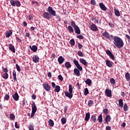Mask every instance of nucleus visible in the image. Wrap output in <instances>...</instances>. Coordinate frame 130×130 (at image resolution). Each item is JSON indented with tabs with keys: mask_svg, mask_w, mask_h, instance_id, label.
I'll return each instance as SVG.
<instances>
[{
	"mask_svg": "<svg viewBox=\"0 0 130 130\" xmlns=\"http://www.w3.org/2000/svg\"><path fill=\"white\" fill-rule=\"evenodd\" d=\"M114 44L118 48H121L124 45L123 41L118 36L113 37Z\"/></svg>",
	"mask_w": 130,
	"mask_h": 130,
	"instance_id": "obj_1",
	"label": "nucleus"
},
{
	"mask_svg": "<svg viewBox=\"0 0 130 130\" xmlns=\"http://www.w3.org/2000/svg\"><path fill=\"white\" fill-rule=\"evenodd\" d=\"M10 2L12 7H21V3L18 0H10Z\"/></svg>",
	"mask_w": 130,
	"mask_h": 130,
	"instance_id": "obj_2",
	"label": "nucleus"
},
{
	"mask_svg": "<svg viewBox=\"0 0 130 130\" xmlns=\"http://www.w3.org/2000/svg\"><path fill=\"white\" fill-rule=\"evenodd\" d=\"M32 107V112L30 115V117H33L35 113H36V111H37V107H36V105H35V103H32L31 104Z\"/></svg>",
	"mask_w": 130,
	"mask_h": 130,
	"instance_id": "obj_3",
	"label": "nucleus"
},
{
	"mask_svg": "<svg viewBox=\"0 0 130 130\" xmlns=\"http://www.w3.org/2000/svg\"><path fill=\"white\" fill-rule=\"evenodd\" d=\"M47 11L48 12V13L53 16H56V13L55 12V11H54L53 10V9H52V7H49L48 8V10Z\"/></svg>",
	"mask_w": 130,
	"mask_h": 130,
	"instance_id": "obj_4",
	"label": "nucleus"
},
{
	"mask_svg": "<svg viewBox=\"0 0 130 130\" xmlns=\"http://www.w3.org/2000/svg\"><path fill=\"white\" fill-rule=\"evenodd\" d=\"M106 52L107 54L108 55H109V56L110 57V58H111L113 60H114L115 58L114 57V55H113V54H112V53L111 52V51H110V50H107L106 51Z\"/></svg>",
	"mask_w": 130,
	"mask_h": 130,
	"instance_id": "obj_5",
	"label": "nucleus"
},
{
	"mask_svg": "<svg viewBox=\"0 0 130 130\" xmlns=\"http://www.w3.org/2000/svg\"><path fill=\"white\" fill-rule=\"evenodd\" d=\"M43 16L44 18H45V19H48V20L49 19H51V17H52L50 13L47 12H45L43 13Z\"/></svg>",
	"mask_w": 130,
	"mask_h": 130,
	"instance_id": "obj_6",
	"label": "nucleus"
},
{
	"mask_svg": "<svg viewBox=\"0 0 130 130\" xmlns=\"http://www.w3.org/2000/svg\"><path fill=\"white\" fill-rule=\"evenodd\" d=\"M90 29L92 30V31H98V28L96 25L94 24V23H92V24L90 26Z\"/></svg>",
	"mask_w": 130,
	"mask_h": 130,
	"instance_id": "obj_7",
	"label": "nucleus"
},
{
	"mask_svg": "<svg viewBox=\"0 0 130 130\" xmlns=\"http://www.w3.org/2000/svg\"><path fill=\"white\" fill-rule=\"evenodd\" d=\"M43 88L45 89V91H47V92H49V91H50V86L48 85V84H44Z\"/></svg>",
	"mask_w": 130,
	"mask_h": 130,
	"instance_id": "obj_8",
	"label": "nucleus"
},
{
	"mask_svg": "<svg viewBox=\"0 0 130 130\" xmlns=\"http://www.w3.org/2000/svg\"><path fill=\"white\" fill-rule=\"evenodd\" d=\"M105 93L108 97H111V96H112L111 93V90H110L109 89H106Z\"/></svg>",
	"mask_w": 130,
	"mask_h": 130,
	"instance_id": "obj_9",
	"label": "nucleus"
},
{
	"mask_svg": "<svg viewBox=\"0 0 130 130\" xmlns=\"http://www.w3.org/2000/svg\"><path fill=\"white\" fill-rule=\"evenodd\" d=\"M99 6L102 11H106V10H107V8H106L105 5L103 3H100L99 4Z\"/></svg>",
	"mask_w": 130,
	"mask_h": 130,
	"instance_id": "obj_10",
	"label": "nucleus"
},
{
	"mask_svg": "<svg viewBox=\"0 0 130 130\" xmlns=\"http://www.w3.org/2000/svg\"><path fill=\"white\" fill-rule=\"evenodd\" d=\"M58 61L59 64H61V63H62L64 61V58H63V57H62V56H60L58 58Z\"/></svg>",
	"mask_w": 130,
	"mask_h": 130,
	"instance_id": "obj_11",
	"label": "nucleus"
},
{
	"mask_svg": "<svg viewBox=\"0 0 130 130\" xmlns=\"http://www.w3.org/2000/svg\"><path fill=\"white\" fill-rule=\"evenodd\" d=\"M65 95L66 97H68L69 99H72L73 98V93L71 92H69L68 91L67 92H64Z\"/></svg>",
	"mask_w": 130,
	"mask_h": 130,
	"instance_id": "obj_12",
	"label": "nucleus"
},
{
	"mask_svg": "<svg viewBox=\"0 0 130 130\" xmlns=\"http://www.w3.org/2000/svg\"><path fill=\"white\" fill-rule=\"evenodd\" d=\"M13 98L15 101H19V94H18V92L15 93V94L13 95Z\"/></svg>",
	"mask_w": 130,
	"mask_h": 130,
	"instance_id": "obj_13",
	"label": "nucleus"
},
{
	"mask_svg": "<svg viewBox=\"0 0 130 130\" xmlns=\"http://www.w3.org/2000/svg\"><path fill=\"white\" fill-rule=\"evenodd\" d=\"M32 60L34 62H38L39 61V57L38 55H34Z\"/></svg>",
	"mask_w": 130,
	"mask_h": 130,
	"instance_id": "obj_14",
	"label": "nucleus"
},
{
	"mask_svg": "<svg viewBox=\"0 0 130 130\" xmlns=\"http://www.w3.org/2000/svg\"><path fill=\"white\" fill-rule=\"evenodd\" d=\"M102 35L104 36V37L107 38V39H110V36L109 35V34L107 32V31H105V32L103 33Z\"/></svg>",
	"mask_w": 130,
	"mask_h": 130,
	"instance_id": "obj_15",
	"label": "nucleus"
},
{
	"mask_svg": "<svg viewBox=\"0 0 130 130\" xmlns=\"http://www.w3.org/2000/svg\"><path fill=\"white\" fill-rule=\"evenodd\" d=\"M74 72L75 76H77V77H80V76H81V74H80V71L78 70V69L75 68Z\"/></svg>",
	"mask_w": 130,
	"mask_h": 130,
	"instance_id": "obj_16",
	"label": "nucleus"
},
{
	"mask_svg": "<svg viewBox=\"0 0 130 130\" xmlns=\"http://www.w3.org/2000/svg\"><path fill=\"white\" fill-rule=\"evenodd\" d=\"M74 29L75 30V33H76V34H81V30H80L79 26H77L74 27Z\"/></svg>",
	"mask_w": 130,
	"mask_h": 130,
	"instance_id": "obj_17",
	"label": "nucleus"
},
{
	"mask_svg": "<svg viewBox=\"0 0 130 130\" xmlns=\"http://www.w3.org/2000/svg\"><path fill=\"white\" fill-rule=\"evenodd\" d=\"M89 119H90V113L88 112L85 114L84 120H85V121H89Z\"/></svg>",
	"mask_w": 130,
	"mask_h": 130,
	"instance_id": "obj_18",
	"label": "nucleus"
},
{
	"mask_svg": "<svg viewBox=\"0 0 130 130\" xmlns=\"http://www.w3.org/2000/svg\"><path fill=\"white\" fill-rule=\"evenodd\" d=\"M106 64L108 67H109V68H111V67H112V62H111L109 60H106Z\"/></svg>",
	"mask_w": 130,
	"mask_h": 130,
	"instance_id": "obj_19",
	"label": "nucleus"
},
{
	"mask_svg": "<svg viewBox=\"0 0 130 130\" xmlns=\"http://www.w3.org/2000/svg\"><path fill=\"white\" fill-rule=\"evenodd\" d=\"M30 49H31L34 52H36L37 51V46L34 45L32 47L29 46Z\"/></svg>",
	"mask_w": 130,
	"mask_h": 130,
	"instance_id": "obj_20",
	"label": "nucleus"
},
{
	"mask_svg": "<svg viewBox=\"0 0 130 130\" xmlns=\"http://www.w3.org/2000/svg\"><path fill=\"white\" fill-rule=\"evenodd\" d=\"M9 48L10 50L12 51V52H13L14 53L16 52V51H15V48L14 47V46H13V45L12 44L9 45Z\"/></svg>",
	"mask_w": 130,
	"mask_h": 130,
	"instance_id": "obj_21",
	"label": "nucleus"
},
{
	"mask_svg": "<svg viewBox=\"0 0 130 130\" xmlns=\"http://www.w3.org/2000/svg\"><path fill=\"white\" fill-rule=\"evenodd\" d=\"M114 13L117 17H119L120 16V12H119V11H118V10L115 8L114 9Z\"/></svg>",
	"mask_w": 130,
	"mask_h": 130,
	"instance_id": "obj_22",
	"label": "nucleus"
},
{
	"mask_svg": "<svg viewBox=\"0 0 130 130\" xmlns=\"http://www.w3.org/2000/svg\"><path fill=\"white\" fill-rule=\"evenodd\" d=\"M80 62L81 63H82V64H84V66H87V61L83 58H80Z\"/></svg>",
	"mask_w": 130,
	"mask_h": 130,
	"instance_id": "obj_23",
	"label": "nucleus"
},
{
	"mask_svg": "<svg viewBox=\"0 0 130 130\" xmlns=\"http://www.w3.org/2000/svg\"><path fill=\"white\" fill-rule=\"evenodd\" d=\"M119 106L121 108H122V107H123V101L122 100V99L119 100Z\"/></svg>",
	"mask_w": 130,
	"mask_h": 130,
	"instance_id": "obj_24",
	"label": "nucleus"
},
{
	"mask_svg": "<svg viewBox=\"0 0 130 130\" xmlns=\"http://www.w3.org/2000/svg\"><path fill=\"white\" fill-rule=\"evenodd\" d=\"M110 120H111V117H110V115H107V116L106 117V123H108L109 121H110Z\"/></svg>",
	"mask_w": 130,
	"mask_h": 130,
	"instance_id": "obj_25",
	"label": "nucleus"
},
{
	"mask_svg": "<svg viewBox=\"0 0 130 130\" xmlns=\"http://www.w3.org/2000/svg\"><path fill=\"white\" fill-rule=\"evenodd\" d=\"M65 67L66 69H70V68L72 67V64L70 62H66L65 63Z\"/></svg>",
	"mask_w": 130,
	"mask_h": 130,
	"instance_id": "obj_26",
	"label": "nucleus"
},
{
	"mask_svg": "<svg viewBox=\"0 0 130 130\" xmlns=\"http://www.w3.org/2000/svg\"><path fill=\"white\" fill-rule=\"evenodd\" d=\"M13 80L15 81H17V73H16V71L14 70L13 71Z\"/></svg>",
	"mask_w": 130,
	"mask_h": 130,
	"instance_id": "obj_27",
	"label": "nucleus"
},
{
	"mask_svg": "<svg viewBox=\"0 0 130 130\" xmlns=\"http://www.w3.org/2000/svg\"><path fill=\"white\" fill-rule=\"evenodd\" d=\"M12 34H13V32H12L11 30H9L8 32L6 33V36L7 38H9V37H10Z\"/></svg>",
	"mask_w": 130,
	"mask_h": 130,
	"instance_id": "obj_28",
	"label": "nucleus"
},
{
	"mask_svg": "<svg viewBox=\"0 0 130 130\" xmlns=\"http://www.w3.org/2000/svg\"><path fill=\"white\" fill-rule=\"evenodd\" d=\"M90 120L93 122H96V116L95 115H92L90 117Z\"/></svg>",
	"mask_w": 130,
	"mask_h": 130,
	"instance_id": "obj_29",
	"label": "nucleus"
},
{
	"mask_svg": "<svg viewBox=\"0 0 130 130\" xmlns=\"http://www.w3.org/2000/svg\"><path fill=\"white\" fill-rule=\"evenodd\" d=\"M2 77H3V79H8V78H9V74H8V73H3Z\"/></svg>",
	"mask_w": 130,
	"mask_h": 130,
	"instance_id": "obj_30",
	"label": "nucleus"
},
{
	"mask_svg": "<svg viewBox=\"0 0 130 130\" xmlns=\"http://www.w3.org/2000/svg\"><path fill=\"white\" fill-rule=\"evenodd\" d=\"M48 123L50 126H53V125H54V122H53V120L51 119L49 120Z\"/></svg>",
	"mask_w": 130,
	"mask_h": 130,
	"instance_id": "obj_31",
	"label": "nucleus"
},
{
	"mask_svg": "<svg viewBox=\"0 0 130 130\" xmlns=\"http://www.w3.org/2000/svg\"><path fill=\"white\" fill-rule=\"evenodd\" d=\"M69 92L73 93V85L72 84H70L69 86Z\"/></svg>",
	"mask_w": 130,
	"mask_h": 130,
	"instance_id": "obj_32",
	"label": "nucleus"
},
{
	"mask_svg": "<svg viewBox=\"0 0 130 130\" xmlns=\"http://www.w3.org/2000/svg\"><path fill=\"white\" fill-rule=\"evenodd\" d=\"M60 91V87L58 85L55 86V89L54 90L55 92H59Z\"/></svg>",
	"mask_w": 130,
	"mask_h": 130,
	"instance_id": "obj_33",
	"label": "nucleus"
},
{
	"mask_svg": "<svg viewBox=\"0 0 130 130\" xmlns=\"http://www.w3.org/2000/svg\"><path fill=\"white\" fill-rule=\"evenodd\" d=\"M125 76L126 79L127 80V81H129V79H130L129 73H126Z\"/></svg>",
	"mask_w": 130,
	"mask_h": 130,
	"instance_id": "obj_34",
	"label": "nucleus"
},
{
	"mask_svg": "<svg viewBox=\"0 0 130 130\" xmlns=\"http://www.w3.org/2000/svg\"><path fill=\"white\" fill-rule=\"evenodd\" d=\"M68 29L70 33H72V32H74V28H73V27L71 26H69Z\"/></svg>",
	"mask_w": 130,
	"mask_h": 130,
	"instance_id": "obj_35",
	"label": "nucleus"
},
{
	"mask_svg": "<svg viewBox=\"0 0 130 130\" xmlns=\"http://www.w3.org/2000/svg\"><path fill=\"white\" fill-rule=\"evenodd\" d=\"M61 123L62 124H65V123H66L67 122V119H66V118L64 117H63L61 118Z\"/></svg>",
	"mask_w": 130,
	"mask_h": 130,
	"instance_id": "obj_36",
	"label": "nucleus"
},
{
	"mask_svg": "<svg viewBox=\"0 0 130 130\" xmlns=\"http://www.w3.org/2000/svg\"><path fill=\"white\" fill-rule=\"evenodd\" d=\"M85 83L86 84H87V85H91V84L92 83V81H91L90 79H87L85 81Z\"/></svg>",
	"mask_w": 130,
	"mask_h": 130,
	"instance_id": "obj_37",
	"label": "nucleus"
},
{
	"mask_svg": "<svg viewBox=\"0 0 130 130\" xmlns=\"http://www.w3.org/2000/svg\"><path fill=\"white\" fill-rule=\"evenodd\" d=\"M94 104V103L92 101V100H89L88 102V105L89 107H91L92 105Z\"/></svg>",
	"mask_w": 130,
	"mask_h": 130,
	"instance_id": "obj_38",
	"label": "nucleus"
},
{
	"mask_svg": "<svg viewBox=\"0 0 130 130\" xmlns=\"http://www.w3.org/2000/svg\"><path fill=\"white\" fill-rule=\"evenodd\" d=\"M11 120H15V115L14 114H11L10 115Z\"/></svg>",
	"mask_w": 130,
	"mask_h": 130,
	"instance_id": "obj_39",
	"label": "nucleus"
},
{
	"mask_svg": "<svg viewBox=\"0 0 130 130\" xmlns=\"http://www.w3.org/2000/svg\"><path fill=\"white\" fill-rule=\"evenodd\" d=\"M98 120H99V122H102V115H100L98 118Z\"/></svg>",
	"mask_w": 130,
	"mask_h": 130,
	"instance_id": "obj_40",
	"label": "nucleus"
},
{
	"mask_svg": "<svg viewBox=\"0 0 130 130\" xmlns=\"http://www.w3.org/2000/svg\"><path fill=\"white\" fill-rule=\"evenodd\" d=\"M88 94H89V90L87 88H86L84 89V95L86 96V95H88Z\"/></svg>",
	"mask_w": 130,
	"mask_h": 130,
	"instance_id": "obj_41",
	"label": "nucleus"
},
{
	"mask_svg": "<svg viewBox=\"0 0 130 130\" xmlns=\"http://www.w3.org/2000/svg\"><path fill=\"white\" fill-rule=\"evenodd\" d=\"M110 83H111V84H112V85H115V80L114 79V78H111L110 79Z\"/></svg>",
	"mask_w": 130,
	"mask_h": 130,
	"instance_id": "obj_42",
	"label": "nucleus"
},
{
	"mask_svg": "<svg viewBox=\"0 0 130 130\" xmlns=\"http://www.w3.org/2000/svg\"><path fill=\"white\" fill-rule=\"evenodd\" d=\"M123 110L124 111H127V105H126V103L124 104Z\"/></svg>",
	"mask_w": 130,
	"mask_h": 130,
	"instance_id": "obj_43",
	"label": "nucleus"
},
{
	"mask_svg": "<svg viewBox=\"0 0 130 130\" xmlns=\"http://www.w3.org/2000/svg\"><path fill=\"white\" fill-rule=\"evenodd\" d=\"M75 40L72 39L70 40V44L72 46H74L75 45Z\"/></svg>",
	"mask_w": 130,
	"mask_h": 130,
	"instance_id": "obj_44",
	"label": "nucleus"
},
{
	"mask_svg": "<svg viewBox=\"0 0 130 130\" xmlns=\"http://www.w3.org/2000/svg\"><path fill=\"white\" fill-rule=\"evenodd\" d=\"M73 62L74 64H75L76 67H77V66H79L80 64L79 63V62L77 60H74Z\"/></svg>",
	"mask_w": 130,
	"mask_h": 130,
	"instance_id": "obj_45",
	"label": "nucleus"
},
{
	"mask_svg": "<svg viewBox=\"0 0 130 130\" xmlns=\"http://www.w3.org/2000/svg\"><path fill=\"white\" fill-rule=\"evenodd\" d=\"M90 4L92 5V6H96V1H95V0H91Z\"/></svg>",
	"mask_w": 130,
	"mask_h": 130,
	"instance_id": "obj_46",
	"label": "nucleus"
},
{
	"mask_svg": "<svg viewBox=\"0 0 130 130\" xmlns=\"http://www.w3.org/2000/svg\"><path fill=\"white\" fill-rule=\"evenodd\" d=\"M71 26H72V27H73L74 28L77 27V25H76V22H75V21H72L71 22Z\"/></svg>",
	"mask_w": 130,
	"mask_h": 130,
	"instance_id": "obj_47",
	"label": "nucleus"
},
{
	"mask_svg": "<svg viewBox=\"0 0 130 130\" xmlns=\"http://www.w3.org/2000/svg\"><path fill=\"white\" fill-rule=\"evenodd\" d=\"M15 67H16V69L17 70L18 72H20L21 68H20V66L18 64H16L15 65Z\"/></svg>",
	"mask_w": 130,
	"mask_h": 130,
	"instance_id": "obj_48",
	"label": "nucleus"
},
{
	"mask_svg": "<svg viewBox=\"0 0 130 130\" xmlns=\"http://www.w3.org/2000/svg\"><path fill=\"white\" fill-rule=\"evenodd\" d=\"M78 54L79 56H84V54H83V52H82L81 51H78Z\"/></svg>",
	"mask_w": 130,
	"mask_h": 130,
	"instance_id": "obj_49",
	"label": "nucleus"
},
{
	"mask_svg": "<svg viewBox=\"0 0 130 130\" xmlns=\"http://www.w3.org/2000/svg\"><path fill=\"white\" fill-rule=\"evenodd\" d=\"M29 130H34V126L32 125H29L28 126Z\"/></svg>",
	"mask_w": 130,
	"mask_h": 130,
	"instance_id": "obj_50",
	"label": "nucleus"
},
{
	"mask_svg": "<svg viewBox=\"0 0 130 130\" xmlns=\"http://www.w3.org/2000/svg\"><path fill=\"white\" fill-rule=\"evenodd\" d=\"M76 68H77V69L79 71H82V70H83V68H82L81 65H80V64L76 66Z\"/></svg>",
	"mask_w": 130,
	"mask_h": 130,
	"instance_id": "obj_51",
	"label": "nucleus"
},
{
	"mask_svg": "<svg viewBox=\"0 0 130 130\" xmlns=\"http://www.w3.org/2000/svg\"><path fill=\"white\" fill-rule=\"evenodd\" d=\"M5 100H7V101H8V100L10 99V95H9V94H6L5 96Z\"/></svg>",
	"mask_w": 130,
	"mask_h": 130,
	"instance_id": "obj_52",
	"label": "nucleus"
},
{
	"mask_svg": "<svg viewBox=\"0 0 130 130\" xmlns=\"http://www.w3.org/2000/svg\"><path fill=\"white\" fill-rule=\"evenodd\" d=\"M103 113L104 114H107V113H108V109H105L103 110Z\"/></svg>",
	"mask_w": 130,
	"mask_h": 130,
	"instance_id": "obj_53",
	"label": "nucleus"
},
{
	"mask_svg": "<svg viewBox=\"0 0 130 130\" xmlns=\"http://www.w3.org/2000/svg\"><path fill=\"white\" fill-rule=\"evenodd\" d=\"M58 79H59L60 81H63V78H62V76L61 75H58Z\"/></svg>",
	"mask_w": 130,
	"mask_h": 130,
	"instance_id": "obj_54",
	"label": "nucleus"
},
{
	"mask_svg": "<svg viewBox=\"0 0 130 130\" xmlns=\"http://www.w3.org/2000/svg\"><path fill=\"white\" fill-rule=\"evenodd\" d=\"M77 38H78L79 39H83V38H84V37L82 36V35H80L77 36Z\"/></svg>",
	"mask_w": 130,
	"mask_h": 130,
	"instance_id": "obj_55",
	"label": "nucleus"
},
{
	"mask_svg": "<svg viewBox=\"0 0 130 130\" xmlns=\"http://www.w3.org/2000/svg\"><path fill=\"white\" fill-rule=\"evenodd\" d=\"M3 72H4V73H8V72H9V70H8V69H7V68H4V69H3Z\"/></svg>",
	"mask_w": 130,
	"mask_h": 130,
	"instance_id": "obj_56",
	"label": "nucleus"
},
{
	"mask_svg": "<svg viewBox=\"0 0 130 130\" xmlns=\"http://www.w3.org/2000/svg\"><path fill=\"white\" fill-rule=\"evenodd\" d=\"M78 45L79 49H82V44H80V43H78Z\"/></svg>",
	"mask_w": 130,
	"mask_h": 130,
	"instance_id": "obj_57",
	"label": "nucleus"
},
{
	"mask_svg": "<svg viewBox=\"0 0 130 130\" xmlns=\"http://www.w3.org/2000/svg\"><path fill=\"white\" fill-rule=\"evenodd\" d=\"M106 129H107V130H111V127H110L109 126H107L106 127Z\"/></svg>",
	"mask_w": 130,
	"mask_h": 130,
	"instance_id": "obj_58",
	"label": "nucleus"
},
{
	"mask_svg": "<svg viewBox=\"0 0 130 130\" xmlns=\"http://www.w3.org/2000/svg\"><path fill=\"white\" fill-rule=\"evenodd\" d=\"M121 96H122V97H125V93H124V92L122 91V92H121Z\"/></svg>",
	"mask_w": 130,
	"mask_h": 130,
	"instance_id": "obj_59",
	"label": "nucleus"
},
{
	"mask_svg": "<svg viewBox=\"0 0 130 130\" xmlns=\"http://www.w3.org/2000/svg\"><path fill=\"white\" fill-rule=\"evenodd\" d=\"M15 127L16 128H19V125H18V123H17V122H15Z\"/></svg>",
	"mask_w": 130,
	"mask_h": 130,
	"instance_id": "obj_60",
	"label": "nucleus"
},
{
	"mask_svg": "<svg viewBox=\"0 0 130 130\" xmlns=\"http://www.w3.org/2000/svg\"><path fill=\"white\" fill-rule=\"evenodd\" d=\"M125 37L127 38V39H128V40H130V36L128 35H125Z\"/></svg>",
	"mask_w": 130,
	"mask_h": 130,
	"instance_id": "obj_61",
	"label": "nucleus"
},
{
	"mask_svg": "<svg viewBox=\"0 0 130 130\" xmlns=\"http://www.w3.org/2000/svg\"><path fill=\"white\" fill-rule=\"evenodd\" d=\"M31 97H32V99H33L34 100H35V99H36V96L34 94H32Z\"/></svg>",
	"mask_w": 130,
	"mask_h": 130,
	"instance_id": "obj_62",
	"label": "nucleus"
},
{
	"mask_svg": "<svg viewBox=\"0 0 130 130\" xmlns=\"http://www.w3.org/2000/svg\"><path fill=\"white\" fill-rule=\"evenodd\" d=\"M48 77L49 78H51V73L48 72Z\"/></svg>",
	"mask_w": 130,
	"mask_h": 130,
	"instance_id": "obj_63",
	"label": "nucleus"
},
{
	"mask_svg": "<svg viewBox=\"0 0 130 130\" xmlns=\"http://www.w3.org/2000/svg\"><path fill=\"white\" fill-rule=\"evenodd\" d=\"M52 86L53 88H55V83L54 82H52Z\"/></svg>",
	"mask_w": 130,
	"mask_h": 130,
	"instance_id": "obj_64",
	"label": "nucleus"
}]
</instances>
